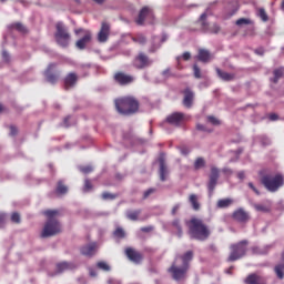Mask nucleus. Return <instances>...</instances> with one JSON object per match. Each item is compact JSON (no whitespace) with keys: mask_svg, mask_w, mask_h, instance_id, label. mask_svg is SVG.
Masks as SVG:
<instances>
[{"mask_svg":"<svg viewBox=\"0 0 284 284\" xmlns=\"http://www.w3.org/2000/svg\"><path fill=\"white\" fill-rule=\"evenodd\" d=\"M186 225L189 227V234L193 240L203 242L211 235L210 227L201 219L192 217Z\"/></svg>","mask_w":284,"mask_h":284,"instance_id":"obj_1","label":"nucleus"},{"mask_svg":"<svg viewBox=\"0 0 284 284\" xmlns=\"http://www.w3.org/2000/svg\"><path fill=\"white\" fill-rule=\"evenodd\" d=\"M43 215L47 216L48 221L44 224V227L41 233V237H51L59 233H61V223L57 221V216H59L58 210H47L43 212Z\"/></svg>","mask_w":284,"mask_h":284,"instance_id":"obj_2","label":"nucleus"},{"mask_svg":"<svg viewBox=\"0 0 284 284\" xmlns=\"http://www.w3.org/2000/svg\"><path fill=\"white\" fill-rule=\"evenodd\" d=\"M116 111L122 115H133L139 111V102L133 95H125L124 98H118L114 101Z\"/></svg>","mask_w":284,"mask_h":284,"instance_id":"obj_3","label":"nucleus"},{"mask_svg":"<svg viewBox=\"0 0 284 284\" xmlns=\"http://www.w3.org/2000/svg\"><path fill=\"white\" fill-rule=\"evenodd\" d=\"M261 183L267 191L274 193L284 186V175L281 173H277L274 176L271 174H264L261 178Z\"/></svg>","mask_w":284,"mask_h":284,"instance_id":"obj_4","label":"nucleus"},{"mask_svg":"<svg viewBox=\"0 0 284 284\" xmlns=\"http://www.w3.org/2000/svg\"><path fill=\"white\" fill-rule=\"evenodd\" d=\"M54 39L59 47L63 49L70 47V42L72 41V36L70 34L68 27L63 26V22H57Z\"/></svg>","mask_w":284,"mask_h":284,"instance_id":"obj_5","label":"nucleus"},{"mask_svg":"<svg viewBox=\"0 0 284 284\" xmlns=\"http://www.w3.org/2000/svg\"><path fill=\"white\" fill-rule=\"evenodd\" d=\"M247 246H248L247 240H243L239 243L232 244L230 246L231 253H230V256L227 257V262H235L244 257L247 252Z\"/></svg>","mask_w":284,"mask_h":284,"instance_id":"obj_6","label":"nucleus"},{"mask_svg":"<svg viewBox=\"0 0 284 284\" xmlns=\"http://www.w3.org/2000/svg\"><path fill=\"white\" fill-rule=\"evenodd\" d=\"M113 80L121 87H128L135 81V78L130 73H124V71H116L113 75Z\"/></svg>","mask_w":284,"mask_h":284,"instance_id":"obj_7","label":"nucleus"},{"mask_svg":"<svg viewBox=\"0 0 284 284\" xmlns=\"http://www.w3.org/2000/svg\"><path fill=\"white\" fill-rule=\"evenodd\" d=\"M152 60H150L149 55H145L142 51L135 55L133 60V67L136 70H143L145 68L151 67Z\"/></svg>","mask_w":284,"mask_h":284,"instance_id":"obj_8","label":"nucleus"},{"mask_svg":"<svg viewBox=\"0 0 284 284\" xmlns=\"http://www.w3.org/2000/svg\"><path fill=\"white\" fill-rule=\"evenodd\" d=\"M187 267L182 265V267H179L176 265V261L172 264V266L169 268V272L172 274V277L175 281L183 280L185 277V274L187 272Z\"/></svg>","mask_w":284,"mask_h":284,"instance_id":"obj_9","label":"nucleus"},{"mask_svg":"<svg viewBox=\"0 0 284 284\" xmlns=\"http://www.w3.org/2000/svg\"><path fill=\"white\" fill-rule=\"evenodd\" d=\"M153 18L154 16L152 9L148 6H144L138 16L136 23L139 26H143L145 19H150V23H152Z\"/></svg>","mask_w":284,"mask_h":284,"instance_id":"obj_10","label":"nucleus"},{"mask_svg":"<svg viewBox=\"0 0 284 284\" xmlns=\"http://www.w3.org/2000/svg\"><path fill=\"white\" fill-rule=\"evenodd\" d=\"M57 69V64L51 63L48 65V68L44 71V77L47 82L51 84H55L59 81L58 73H54V70Z\"/></svg>","mask_w":284,"mask_h":284,"instance_id":"obj_11","label":"nucleus"},{"mask_svg":"<svg viewBox=\"0 0 284 284\" xmlns=\"http://www.w3.org/2000/svg\"><path fill=\"white\" fill-rule=\"evenodd\" d=\"M124 253H125L126 257L135 264H140L143 260V255L132 247H126Z\"/></svg>","mask_w":284,"mask_h":284,"instance_id":"obj_12","label":"nucleus"},{"mask_svg":"<svg viewBox=\"0 0 284 284\" xmlns=\"http://www.w3.org/2000/svg\"><path fill=\"white\" fill-rule=\"evenodd\" d=\"M206 18H207V13H202V16H200V22L202 24V29L204 31H209L212 34H217L221 31V27H219V24H212V27L207 29V22H205Z\"/></svg>","mask_w":284,"mask_h":284,"instance_id":"obj_13","label":"nucleus"},{"mask_svg":"<svg viewBox=\"0 0 284 284\" xmlns=\"http://www.w3.org/2000/svg\"><path fill=\"white\" fill-rule=\"evenodd\" d=\"M220 178V171L216 168H212L211 169V174H210V182L207 184L209 191L212 194L216 184H217V180Z\"/></svg>","mask_w":284,"mask_h":284,"instance_id":"obj_14","label":"nucleus"},{"mask_svg":"<svg viewBox=\"0 0 284 284\" xmlns=\"http://www.w3.org/2000/svg\"><path fill=\"white\" fill-rule=\"evenodd\" d=\"M220 178V171L216 168H212L211 169V174H210V182L207 184L209 191L212 194L216 184H217V180Z\"/></svg>","mask_w":284,"mask_h":284,"instance_id":"obj_15","label":"nucleus"},{"mask_svg":"<svg viewBox=\"0 0 284 284\" xmlns=\"http://www.w3.org/2000/svg\"><path fill=\"white\" fill-rule=\"evenodd\" d=\"M109 34H110V26L108 24V22H102L101 29L98 33V41L100 43L106 42Z\"/></svg>","mask_w":284,"mask_h":284,"instance_id":"obj_16","label":"nucleus"},{"mask_svg":"<svg viewBox=\"0 0 284 284\" xmlns=\"http://www.w3.org/2000/svg\"><path fill=\"white\" fill-rule=\"evenodd\" d=\"M185 120V115L183 113L175 112L168 116L166 122L171 125L180 126Z\"/></svg>","mask_w":284,"mask_h":284,"instance_id":"obj_17","label":"nucleus"},{"mask_svg":"<svg viewBox=\"0 0 284 284\" xmlns=\"http://www.w3.org/2000/svg\"><path fill=\"white\" fill-rule=\"evenodd\" d=\"M79 81V75L77 73H68L64 78V89L70 90L77 85Z\"/></svg>","mask_w":284,"mask_h":284,"instance_id":"obj_18","label":"nucleus"},{"mask_svg":"<svg viewBox=\"0 0 284 284\" xmlns=\"http://www.w3.org/2000/svg\"><path fill=\"white\" fill-rule=\"evenodd\" d=\"M232 217L236 221V222H240V223H246L250 221V215L248 213H246L243 209H239L236 210Z\"/></svg>","mask_w":284,"mask_h":284,"instance_id":"obj_19","label":"nucleus"},{"mask_svg":"<svg viewBox=\"0 0 284 284\" xmlns=\"http://www.w3.org/2000/svg\"><path fill=\"white\" fill-rule=\"evenodd\" d=\"M184 98H183V105L187 109L192 108L193 100H194V93L191 91V89L186 88L183 91Z\"/></svg>","mask_w":284,"mask_h":284,"instance_id":"obj_20","label":"nucleus"},{"mask_svg":"<svg viewBox=\"0 0 284 284\" xmlns=\"http://www.w3.org/2000/svg\"><path fill=\"white\" fill-rule=\"evenodd\" d=\"M244 282L245 284H266V280L257 274H250Z\"/></svg>","mask_w":284,"mask_h":284,"instance_id":"obj_21","label":"nucleus"},{"mask_svg":"<svg viewBox=\"0 0 284 284\" xmlns=\"http://www.w3.org/2000/svg\"><path fill=\"white\" fill-rule=\"evenodd\" d=\"M159 163H160V171H159V174H160V180L162 182L166 181V178H168V174H169V171H168V166L165 164V161H164V158L161 156L159 159Z\"/></svg>","mask_w":284,"mask_h":284,"instance_id":"obj_22","label":"nucleus"},{"mask_svg":"<svg viewBox=\"0 0 284 284\" xmlns=\"http://www.w3.org/2000/svg\"><path fill=\"white\" fill-rule=\"evenodd\" d=\"M196 59L202 63H207L211 61L212 55L207 49H199Z\"/></svg>","mask_w":284,"mask_h":284,"instance_id":"obj_23","label":"nucleus"},{"mask_svg":"<svg viewBox=\"0 0 284 284\" xmlns=\"http://www.w3.org/2000/svg\"><path fill=\"white\" fill-rule=\"evenodd\" d=\"M91 41V33L90 31H85V34L83 38H80V40L77 41L75 47L79 50H83L85 45Z\"/></svg>","mask_w":284,"mask_h":284,"instance_id":"obj_24","label":"nucleus"},{"mask_svg":"<svg viewBox=\"0 0 284 284\" xmlns=\"http://www.w3.org/2000/svg\"><path fill=\"white\" fill-rule=\"evenodd\" d=\"M274 272H275L277 278H280V280L284 278V252L281 254V263H278L274 267Z\"/></svg>","mask_w":284,"mask_h":284,"instance_id":"obj_25","label":"nucleus"},{"mask_svg":"<svg viewBox=\"0 0 284 284\" xmlns=\"http://www.w3.org/2000/svg\"><path fill=\"white\" fill-rule=\"evenodd\" d=\"M271 248H272L271 245H266V246H263V247H261V246H252L251 247V252L254 255H266V254H268Z\"/></svg>","mask_w":284,"mask_h":284,"instance_id":"obj_26","label":"nucleus"},{"mask_svg":"<svg viewBox=\"0 0 284 284\" xmlns=\"http://www.w3.org/2000/svg\"><path fill=\"white\" fill-rule=\"evenodd\" d=\"M95 251H97V244L91 243L81 248V254L85 256H92L95 254Z\"/></svg>","mask_w":284,"mask_h":284,"instance_id":"obj_27","label":"nucleus"},{"mask_svg":"<svg viewBox=\"0 0 284 284\" xmlns=\"http://www.w3.org/2000/svg\"><path fill=\"white\" fill-rule=\"evenodd\" d=\"M216 73L219 78L225 82H230L235 79V73H227L226 71H221V69H216Z\"/></svg>","mask_w":284,"mask_h":284,"instance_id":"obj_28","label":"nucleus"},{"mask_svg":"<svg viewBox=\"0 0 284 284\" xmlns=\"http://www.w3.org/2000/svg\"><path fill=\"white\" fill-rule=\"evenodd\" d=\"M131 40L139 45H145L148 42V38L144 36V33H134Z\"/></svg>","mask_w":284,"mask_h":284,"instance_id":"obj_29","label":"nucleus"},{"mask_svg":"<svg viewBox=\"0 0 284 284\" xmlns=\"http://www.w3.org/2000/svg\"><path fill=\"white\" fill-rule=\"evenodd\" d=\"M11 30H16L21 34H28V29L26 26H23L21 22H13L11 26H9Z\"/></svg>","mask_w":284,"mask_h":284,"instance_id":"obj_30","label":"nucleus"},{"mask_svg":"<svg viewBox=\"0 0 284 284\" xmlns=\"http://www.w3.org/2000/svg\"><path fill=\"white\" fill-rule=\"evenodd\" d=\"M180 258L182 260V265L189 268L190 267V262L193 258V252L187 251L184 255L180 256Z\"/></svg>","mask_w":284,"mask_h":284,"instance_id":"obj_31","label":"nucleus"},{"mask_svg":"<svg viewBox=\"0 0 284 284\" xmlns=\"http://www.w3.org/2000/svg\"><path fill=\"white\" fill-rule=\"evenodd\" d=\"M189 202H190V204L192 205V209H193L194 211H199V210L201 209V205H200V203H199V197H197L195 194H191V195L189 196Z\"/></svg>","mask_w":284,"mask_h":284,"instance_id":"obj_32","label":"nucleus"},{"mask_svg":"<svg viewBox=\"0 0 284 284\" xmlns=\"http://www.w3.org/2000/svg\"><path fill=\"white\" fill-rule=\"evenodd\" d=\"M74 267H75L74 264L68 263V262H62V263L57 265V270L60 273L64 272V271H68V270H73Z\"/></svg>","mask_w":284,"mask_h":284,"instance_id":"obj_33","label":"nucleus"},{"mask_svg":"<svg viewBox=\"0 0 284 284\" xmlns=\"http://www.w3.org/2000/svg\"><path fill=\"white\" fill-rule=\"evenodd\" d=\"M140 214H141V210L128 211V212H126V217H128L130 221H138Z\"/></svg>","mask_w":284,"mask_h":284,"instance_id":"obj_34","label":"nucleus"},{"mask_svg":"<svg viewBox=\"0 0 284 284\" xmlns=\"http://www.w3.org/2000/svg\"><path fill=\"white\" fill-rule=\"evenodd\" d=\"M55 192L59 195H65L68 193V186H65L63 182L59 181Z\"/></svg>","mask_w":284,"mask_h":284,"instance_id":"obj_35","label":"nucleus"},{"mask_svg":"<svg viewBox=\"0 0 284 284\" xmlns=\"http://www.w3.org/2000/svg\"><path fill=\"white\" fill-rule=\"evenodd\" d=\"M274 78L272 79V82L277 83L281 78H283L284 71L283 69H275L273 71Z\"/></svg>","mask_w":284,"mask_h":284,"instance_id":"obj_36","label":"nucleus"},{"mask_svg":"<svg viewBox=\"0 0 284 284\" xmlns=\"http://www.w3.org/2000/svg\"><path fill=\"white\" fill-rule=\"evenodd\" d=\"M232 203H233V201L230 199L220 200L217 202V207L225 209V207H229Z\"/></svg>","mask_w":284,"mask_h":284,"instance_id":"obj_37","label":"nucleus"},{"mask_svg":"<svg viewBox=\"0 0 284 284\" xmlns=\"http://www.w3.org/2000/svg\"><path fill=\"white\" fill-rule=\"evenodd\" d=\"M252 20H250L248 18H240L239 20H236V26L241 27V26H250L252 24Z\"/></svg>","mask_w":284,"mask_h":284,"instance_id":"obj_38","label":"nucleus"},{"mask_svg":"<svg viewBox=\"0 0 284 284\" xmlns=\"http://www.w3.org/2000/svg\"><path fill=\"white\" fill-rule=\"evenodd\" d=\"M204 166H205V161H204V159H203V158H197L196 161H195V163H194V169H195V170H200V169H202V168H204Z\"/></svg>","mask_w":284,"mask_h":284,"instance_id":"obj_39","label":"nucleus"},{"mask_svg":"<svg viewBox=\"0 0 284 284\" xmlns=\"http://www.w3.org/2000/svg\"><path fill=\"white\" fill-rule=\"evenodd\" d=\"M172 226L176 229L178 233H179V236L182 235V226H181V222L179 219H175L173 222H172Z\"/></svg>","mask_w":284,"mask_h":284,"instance_id":"obj_40","label":"nucleus"},{"mask_svg":"<svg viewBox=\"0 0 284 284\" xmlns=\"http://www.w3.org/2000/svg\"><path fill=\"white\" fill-rule=\"evenodd\" d=\"M258 17L262 19L263 22H267L268 21V16L265 11L264 8H260L258 9Z\"/></svg>","mask_w":284,"mask_h":284,"instance_id":"obj_41","label":"nucleus"},{"mask_svg":"<svg viewBox=\"0 0 284 284\" xmlns=\"http://www.w3.org/2000/svg\"><path fill=\"white\" fill-rule=\"evenodd\" d=\"M113 235H114L115 237H118V239H124V237H125V232L123 231V229L118 227V229L114 231Z\"/></svg>","mask_w":284,"mask_h":284,"instance_id":"obj_42","label":"nucleus"},{"mask_svg":"<svg viewBox=\"0 0 284 284\" xmlns=\"http://www.w3.org/2000/svg\"><path fill=\"white\" fill-rule=\"evenodd\" d=\"M11 222L16 224H21V215L19 213L11 214Z\"/></svg>","mask_w":284,"mask_h":284,"instance_id":"obj_43","label":"nucleus"},{"mask_svg":"<svg viewBox=\"0 0 284 284\" xmlns=\"http://www.w3.org/2000/svg\"><path fill=\"white\" fill-rule=\"evenodd\" d=\"M9 130H10V133H9L10 136H17L19 134V130L14 125H10Z\"/></svg>","mask_w":284,"mask_h":284,"instance_id":"obj_44","label":"nucleus"},{"mask_svg":"<svg viewBox=\"0 0 284 284\" xmlns=\"http://www.w3.org/2000/svg\"><path fill=\"white\" fill-rule=\"evenodd\" d=\"M92 184H91V182L89 181V180H85L84 181V186H83V192H89V191H91L92 190Z\"/></svg>","mask_w":284,"mask_h":284,"instance_id":"obj_45","label":"nucleus"},{"mask_svg":"<svg viewBox=\"0 0 284 284\" xmlns=\"http://www.w3.org/2000/svg\"><path fill=\"white\" fill-rule=\"evenodd\" d=\"M193 71H194V77H195L196 79H201V78H202V75H201V70H200V68L197 67V64H194V65H193Z\"/></svg>","mask_w":284,"mask_h":284,"instance_id":"obj_46","label":"nucleus"},{"mask_svg":"<svg viewBox=\"0 0 284 284\" xmlns=\"http://www.w3.org/2000/svg\"><path fill=\"white\" fill-rule=\"evenodd\" d=\"M155 189H149L143 193V200H146L151 194L155 193Z\"/></svg>","mask_w":284,"mask_h":284,"instance_id":"obj_47","label":"nucleus"},{"mask_svg":"<svg viewBox=\"0 0 284 284\" xmlns=\"http://www.w3.org/2000/svg\"><path fill=\"white\" fill-rule=\"evenodd\" d=\"M97 266H98L99 268L103 270V271H109V270H110V266H109L106 263H104V262H99V263L97 264Z\"/></svg>","mask_w":284,"mask_h":284,"instance_id":"obj_48","label":"nucleus"},{"mask_svg":"<svg viewBox=\"0 0 284 284\" xmlns=\"http://www.w3.org/2000/svg\"><path fill=\"white\" fill-rule=\"evenodd\" d=\"M207 121H209L211 124H213V125H220V124H221V122H220L216 118H214V116H209V118H207Z\"/></svg>","mask_w":284,"mask_h":284,"instance_id":"obj_49","label":"nucleus"},{"mask_svg":"<svg viewBox=\"0 0 284 284\" xmlns=\"http://www.w3.org/2000/svg\"><path fill=\"white\" fill-rule=\"evenodd\" d=\"M80 171L84 174H89L93 171L92 166H82L80 168Z\"/></svg>","mask_w":284,"mask_h":284,"instance_id":"obj_50","label":"nucleus"},{"mask_svg":"<svg viewBox=\"0 0 284 284\" xmlns=\"http://www.w3.org/2000/svg\"><path fill=\"white\" fill-rule=\"evenodd\" d=\"M102 199H103V200H114V199H115V195L110 194V193H103V194H102Z\"/></svg>","mask_w":284,"mask_h":284,"instance_id":"obj_51","label":"nucleus"},{"mask_svg":"<svg viewBox=\"0 0 284 284\" xmlns=\"http://www.w3.org/2000/svg\"><path fill=\"white\" fill-rule=\"evenodd\" d=\"M180 152L182 155L186 156L190 153V150L186 146H181Z\"/></svg>","mask_w":284,"mask_h":284,"instance_id":"obj_52","label":"nucleus"},{"mask_svg":"<svg viewBox=\"0 0 284 284\" xmlns=\"http://www.w3.org/2000/svg\"><path fill=\"white\" fill-rule=\"evenodd\" d=\"M248 187H250L256 195H261L260 191L254 186L253 183H248Z\"/></svg>","mask_w":284,"mask_h":284,"instance_id":"obj_53","label":"nucleus"},{"mask_svg":"<svg viewBox=\"0 0 284 284\" xmlns=\"http://www.w3.org/2000/svg\"><path fill=\"white\" fill-rule=\"evenodd\" d=\"M154 230L153 226H145V227H142L141 231L144 232V233H150Z\"/></svg>","mask_w":284,"mask_h":284,"instance_id":"obj_54","label":"nucleus"},{"mask_svg":"<svg viewBox=\"0 0 284 284\" xmlns=\"http://www.w3.org/2000/svg\"><path fill=\"white\" fill-rule=\"evenodd\" d=\"M182 59L184 61H189L191 59V53L189 51H185V53H183V55H182Z\"/></svg>","mask_w":284,"mask_h":284,"instance_id":"obj_55","label":"nucleus"},{"mask_svg":"<svg viewBox=\"0 0 284 284\" xmlns=\"http://www.w3.org/2000/svg\"><path fill=\"white\" fill-rule=\"evenodd\" d=\"M159 48H160L159 44H152V47H150L149 49V52L154 53Z\"/></svg>","mask_w":284,"mask_h":284,"instance_id":"obj_56","label":"nucleus"},{"mask_svg":"<svg viewBox=\"0 0 284 284\" xmlns=\"http://www.w3.org/2000/svg\"><path fill=\"white\" fill-rule=\"evenodd\" d=\"M2 58L6 62L10 61V55L8 54V51H2Z\"/></svg>","mask_w":284,"mask_h":284,"instance_id":"obj_57","label":"nucleus"},{"mask_svg":"<svg viewBox=\"0 0 284 284\" xmlns=\"http://www.w3.org/2000/svg\"><path fill=\"white\" fill-rule=\"evenodd\" d=\"M179 210H180V204L174 205L172 211H171L172 215H175Z\"/></svg>","mask_w":284,"mask_h":284,"instance_id":"obj_58","label":"nucleus"},{"mask_svg":"<svg viewBox=\"0 0 284 284\" xmlns=\"http://www.w3.org/2000/svg\"><path fill=\"white\" fill-rule=\"evenodd\" d=\"M6 223V213L0 212V226Z\"/></svg>","mask_w":284,"mask_h":284,"instance_id":"obj_59","label":"nucleus"},{"mask_svg":"<svg viewBox=\"0 0 284 284\" xmlns=\"http://www.w3.org/2000/svg\"><path fill=\"white\" fill-rule=\"evenodd\" d=\"M255 209H256L257 211H260V212H266V211H267L266 207L263 206V205H255Z\"/></svg>","mask_w":284,"mask_h":284,"instance_id":"obj_60","label":"nucleus"},{"mask_svg":"<svg viewBox=\"0 0 284 284\" xmlns=\"http://www.w3.org/2000/svg\"><path fill=\"white\" fill-rule=\"evenodd\" d=\"M70 116H67L65 119H64V121H63V124H64V126L65 128H69L70 126Z\"/></svg>","mask_w":284,"mask_h":284,"instance_id":"obj_61","label":"nucleus"},{"mask_svg":"<svg viewBox=\"0 0 284 284\" xmlns=\"http://www.w3.org/2000/svg\"><path fill=\"white\" fill-rule=\"evenodd\" d=\"M196 130L203 131V132L206 131V130H205V126L202 125V124H197V125H196Z\"/></svg>","mask_w":284,"mask_h":284,"instance_id":"obj_62","label":"nucleus"},{"mask_svg":"<svg viewBox=\"0 0 284 284\" xmlns=\"http://www.w3.org/2000/svg\"><path fill=\"white\" fill-rule=\"evenodd\" d=\"M270 120L271 121H277L278 120V116L276 114H271L270 115Z\"/></svg>","mask_w":284,"mask_h":284,"instance_id":"obj_63","label":"nucleus"},{"mask_svg":"<svg viewBox=\"0 0 284 284\" xmlns=\"http://www.w3.org/2000/svg\"><path fill=\"white\" fill-rule=\"evenodd\" d=\"M237 178H239L240 180H244L245 173H244V172H239V173H237Z\"/></svg>","mask_w":284,"mask_h":284,"instance_id":"obj_64","label":"nucleus"}]
</instances>
